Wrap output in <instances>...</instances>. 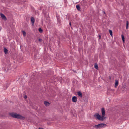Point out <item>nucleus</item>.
<instances>
[{"label":"nucleus","instance_id":"nucleus-12","mask_svg":"<svg viewBox=\"0 0 129 129\" xmlns=\"http://www.w3.org/2000/svg\"><path fill=\"white\" fill-rule=\"evenodd\" d=\"M4 52L5 54H6L8 53V51L6 48H4Z\"/></svg>","mask_w":129,"mask_h":129},{"label":"nucleus","instance_id":"nucleus-14","mask_svg":"<svg viewBox=\"0 0 129 129\" xmlns=\"http://www.w3.org/2000/svg\"><path fill=\"white\" fill-rule=\"evenodd\" d=\"M129 23L128 21H126V29H127L128 27V25Z\"/></svg>","mask_w":129,"mask_h":129},{"label":"nucleus","instance_id":"nucleus-15","mask_svg":"<svg viewBox=\"0 0 129 129\" xmlns=\"http://www.w3.org/2000/svg\"><path fill=\"white\" fill-rule=\"evenodd\" d=\"M121 37H122V40L123 42H124V36L123 35H121Z\"/></svg>","mask_w":129,"mask_h":129},{"label":"nucleus","instance_id":"nucleus-17","mask_svg":"<svg viewBox=\"0 0 129 129\" xmlns=\"http://www.w3.org/2000/svg\"><path fill=\"white\" fill-rule=\"evenodd\" d=\"M22 33H23V35L24 36H25L26 35V34L25 32V31H22Z\"/></svg>","mask_w":129,"mask_h":129},{"label":"nucleus","instance_id":"nucleus-2","mask_svg":"<svg viewBox=\"0 0 129 129\" xmlns=\"http://www.w3.org/2000/svg\"><path fill=\"white\" fill-rule=\"evenodd\" d=\"M106 124L103 123H101L98 125H96L93 126V127L96 129H100L101 128L106 126Z\"/></svg>","mask_w":129,"mask_h":129},{"label":"nucleus","instance_id":"nucleus-5","mask_svg":"<svg viewBox=\"0 0 129 129\" xmlns=\"http://www.w3.org/2000/svg\"><path fill=\"white\" fill-rule=\"evenodd\" d=\"M31 22L33 26L34 25V23L35 21V19L33 17H31L30 18Z\"/></svg>","mask_w":129,"mask_h":129},{"label":"nucleus","instance_id":"nucleus-13","mask_svg":"<svg viewBox=\"0 0 129 129\" xmlns=\"http://www.w3.org/2000/svg\"><path fill=\"white\" fill-rule=\"evenodd\" d=\"M94 68L96 70L98 69V67L97 64L96 63H95V65L94 66Z\"/></svg>","mask_w":129,"mask_h":129},{"label":"nucleus","instance_id":"nucleus-16","mask_svg":"<svg viewBox=\"0 0 129 129\" xmlns=\"http://www.w3.org/2000/svg\"><path fill=\"white\" fill-rule=\"evenodd\" d=\"M39 31L41 33H42L43 32V30L40 27L39 28Z\"/></svg>","mask_w":129,"mask_h":129},{"label":"nucleus","instance_id":"nucleus-3","mask_svg":"<svg viewBox=\"0 0 129 129\" xmlns=\"http://www.w3.org/2000/svg\"><path fill=\"white\" fill-rule=\"evenodd\" d=\"M94 117L96 118L97 119L99 120L103 121L105 119V117L102 115V116L100 115L98 113L95 114L94 115Z\"/></svg>","mask_w":129,"mask_h":129},{"label":"nucleus","instance_id":"nucleus-8","mask_svg":"<svg viewBox=\"0 0 129 129\" xmlns=\"http://www.w3.org/2000/svg\"><path fill=\"white\" fill-rule=\"evenodd\" d=\"M77 94L78 96L81 98L82 97V95L81 92L80 91H79L77 92Z\"/></svg>","mask_w":129,"mask_h":129},{"label":"nucleus","instance_id":"nucleus-7","mask_svg":"<svg viewBox=\"0 0 129 129\" xmlns=\"http://www.w3.org/2000/svg\"><path fill=\"white\" fill-rule=\"evenodd\" d=\"M0 15L1 16L2 18L4 20H6V18L5 15L3 13H0Z\"/></svg>","mask_w":129,"mask_h":129},{"label":"nucleus","instance_id":"nucleus-1","mask_svg":"<svg viewBox=\"0 0 129 129\" xmlns=\"http://www.w3.org/2000/svg\"><path fill=\"white\" fill-rule=\"evenodd\" d=\"M9 115L11 117L20 119L24 120L25 118L21 115L14 112L9 113Z\"/></svg>","mask_w":129,"mask_h":129},{"label":"nucleus","instance_id":"nucleus-20","mask_svg":"<svg viewBox=\"0 0 129 129\" xmlns=\"http://www.w3.org/2000/svg\"><path fill=\"white\" fill-rule=\"evenodd\" d=\"M99 39H100L101 38V35H99Z\"/></svg>","mask_w":129,"mask_h":129},{"label":"nucleus","instance_id":"nucleus-24","mask_svg":"<svg viewBox=\"0 0 129 129\" xmlns=\"http://www.w3.org/2000/svg\"><path fill=\"white\" fill-rule=\"evenodd\" d=\"M58 21H59V20L58 19Z\"/></svg>","mask_w":129,"mask_h":129},{"label":"nucleus","instance_id":"nucleus-19","mask_svg":"<svg viewBox=\"0 0 129 129\" xmlns=\"http://www.w3.org/2000/svg\"><path fill=\"white\" fill-rule=\"evenodd\" d=\"M38 40H39V41L40 42H41V41H42V39H39Z\"/></svg>","mask_w":129,"mask_h":129},{"label":"nucleus","instance_id":"nucleus-10","mask_svg":"<svg viewBox=\"0 0 129 129\" xmlns=\"http://www.w3.org/2000/svg\"><path fill=\"white\" fill-rule=\"evenodd\" d=\"M76 8L79 11H80V7L78 5H77L76 6Z\"/></svg>","mask_w":129,"mask_h":129},{"label":"nucleus","instance_id":"nucleus-9","mask_svg":"<svg viewBox=\"0 0 129 129\" xmlns=\"http://www.w3.org/2000/svg\"><path fill=\"white\" fill-rule=\"evenodd\" d=\"M118 80H115V88H116L117 86H118Z\"/></svg>","mask_w":129,"mask_h":129},{"label":"nucleus","instance_id":"nucleus-26","mask_svg":"<svg viewBox=\"0 0 129 129\" xmlns=\"http://www.w3.org/2000/svg\"><path fill=\"white\" fill-rule=\"evenodd\" d=\"M1 29V28H0V29Z\"/></svg>","mask_w":129,"mask_h":129},{"label":"nucleus","instance_id":"nucleus-18","mask_svg":"<svg viewBox=\"0 0 129 129\" xmlns=\"http://www.w3.org/2000/svg\"><path fill=\"white\" fill-rule=\"evenodd\" d=\"M109 32L110 33V35L112 36V31L110 30H109Z\"/></svg>","mask_w":129,"mask_h":129},{"label":"nucleus","instance_id":"nucleus-4","mask_svg":"<svg viewBox=\"0 0 129 129\" xmlns=\"http://www.w3.org/2000/svg\"><path fill=\"white\" fill-rule=\"evenodd\" d=\"M101 111L102 115L104 117L105 115V112L104 108H102Z\"/></svg>","mask_w":129,"mask_h":129},{"label":"nucleus","instance_id":"nucleus-11","mask_svg":"<svg viewBox=\"0 0 129 129\" xmlns=\"http://www.w3.org/2000/svg\"><path fill=\"white\" fill-rule=\"evenodd\" d=\"M44 103L45 105L46 106H49L50 104V103L49 102L47 101H45L44 102Z\"/></svg>","mask_w":129,"mask_h":129},{"label":"nucleus","instance_id":"nucleus-22","mask_svg":"<svg viewBox=\"0 0 129 129\" xmlns=\"http://www.w3.org/2000/svg\"><path fill=\"white\" fill-rule=\"evenodd\" d=\"M24 98L26 99V98H27V96L26 95H25V96H24Z\"/></svg>","mask_w":129,"mask_h":129},{"label":"nucleus","instance_id":"nucleus-21","mask_svg":"<svg viewBox=\"0 0 129 129\" xmlns=\"http://www.w3.org/2000/svg\"><path fill=\"white\" fill-rule=\"evenodd\" d=\"M103 13L104 14H105V12L104 11H103Z\"/></svg>","mask_w":129,"mask_h":129},{"label":"nucleus","instance_id":"nucleus-23","mask_svg":"<svg viewBox=\"0 0 129 129\" xmlns=\"http://www.w3.org/2000/svg\"><path fill=\"white\" fill-rule=\"evenodd\" d=\"M69 24H70V25H71V22H70L69 23Z\"/></svg>","mask_w":129,"mask_h":129},{"label":"nucleus","instance_id":"nucleus-25","mask_svg":"<svg viewBox=\"0 0 129 129\" xmlns=\"http://www.w3.org/2000/svg\"><path fill=\"white\" fill-rule=\"evenodd\" d=\"M58 21H59V20L58 19Z\"/></svg>","mask_w":129,"mask_h":129},{"label":"nucleus","instance_id":"nucleus-6","mask_svg":"<svg viewBox=\"0 0 129 129\" xmlns=\"http://www.w3.org/2000/svg\"><path fill=\"white\" fill-rule=\"evenodd\" d=\"M72 101L73 102H77V97L76 96L73 97L72 98Z\"/></svg>","mask_w":129,"mask_h":129}]
</instances>
